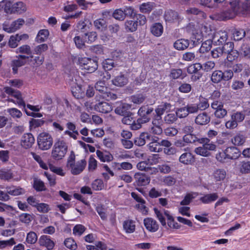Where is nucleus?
<instances>
[{"label": "nucleus", "instance_id": "nucleus-1", "mask_svg": "<svg viewBox=\"0 0 250 250\" xmlns=\"http://www.w3.org/2000/svg\"><path fill=\"white\" fill-rule=\"evenodd\" d=\"M154 211L157 218L163 226H166V222L165 218V216H166L167 220V225L170 228L173 229L179 228L178 223L174 221L173 217L170 214L168 211L164 210V212H162L157 208H154Z\"/></svg>", "mask_w": 250, "mask_h": 250}, {"label": "nucleus", "instance_id": "nucleus-2", "mask_svg": "<svg viewBox=\"0 0 250 250\" xmlns=\"http://www.w3.org/2000/svg\"><path fill=\"white\" fill-rule=\"evenodd\" d=\"M67 151V146L63 141L58 140L53 146L51 156L55 160L62 159Z\"/></svg>", "mask_w": 250, "mask_h": 250}, {"label": "nucleus", "instance_id": "nucleus-3", "mask_svg": "<svg viewBox=\"0 0 250 250\" xmlns=\"http://www.w3.org/2000/svg\"><path fill=\"white\" fill-rule=\"evenodd\" d=\"M37 142L40 149L46 150L49 149L52 146L53 138L49 134L42 132L39 135Z\"/></svg>", "mask_w": 250, "mask_h": 250}, {"label": "nucleus", "instance_id": "nucleus-4", "mask_svg": "<svg viewBox=\"0 0 250 250\" xmlns=\"http://www.w3.org/2000/svg\"><path fill=\"white\" fill-rule=\"evenodd\" d=\"M95 100V104L94 105V109L96 111L102 113H108L112 111V105L102 100L100 95H96Z\"/></svg>", "mask_w": 250, "mask_h": 250}, {"label": "nucleus", "instance_id": "nucleus-5", "mask_svg": "<svg viewBox=\"0 0 250 250\" xmlns=\"http://www.w3.org/2000/svg\"><path fill=\"white\" fill-rule=\"evenodd\" d=\"M153 110V108L148 105L142 106L138 111L140 116L139 122L144 124L148 122L151 119V114Z\"/></svg>", "mask_w": 250, "mask_h": 250}, {"label": "nucleus", "instance_id": "nucleus-6", "mask_svg": "<svg viewBox=\"0 0 250 250\" xmlns=\"http://www.w3.org/2000/svg\"><path fill=\"white\" fill-rule=\"evenodd\" d=\"M164 17L165 21L169 23L179 22L182 20L179 13L172 9L167 10L165 12Z\"/></svg>", "mask_w": 250, "mask_h": 250}, {"label": "nucleus", "instance_id": "nucleus-7", "mask_svg": "<svg viewBox=\"0 0 250 250\" xmlns=\"http://www.w3.org/2000/svg\"><path fill=\"white\" fill-rule=\"evenodd\" d=\"M228 38V33L226 31H219L213 34L211 40L214 45L220 46L225 43Z\"/></svg>", "mask_w": 250, "mask_h": 250}, {"label": "nucleus", "instance_id": "nucleus-8", "mask_svg": "<svg viewBox=\"0 0 250 250\" xmlns=\"http://www.w3.org/2000/svg\"><path fill=\"white\" fill-rule=\"evenodd\" d=\"M29 57L27 56L19 55L16 57V59L12 61L11 65L14 74L17 73L19 67L23 66L26 64V60L28 59Z\"/></svg>", "mask_w": 250, "mask_h": 250}, {"label": "nucleus", "instance_id": "nucleus-9", "mask_svg": "<svg viewBox=\"0 0 250 250\" xmlns=\"http://www.w3.org/2000/svg\"><path fill=\"white\" fill-rule=\"evenodd\" d=\"M80 63L83 69L87 70L88 73L94 72L98 66L97 61L88 58L83 59L81 61Z\"/></svg>", "mask_w": 250, "mask_h": 250}, {"label": "nucleus", "instance_id": "nucleus-10", "mask_svg": "<svg viewBox=\"0 0 250 250\" xmlns=\"http://www.w3.org/2000/svg\"><path fill=\"white\" fill-rule=\"evenodd\" d=\"M4 89L5 93L11 95L17 99L16 103H17L19 106H22L23 107H25V103L22 99L20 91L15 90L10 87H5L4 88ZM11 101L16 103V102L13 100H11Z\"/></svg>", "mask_w": 250, "mask_h": 250}, {"label": "nucleus", "instance_id": "nucleus-11", "mask_svg": "<svg viewBox=\"0 0 250 250\" xmlns=\"http://www.w3.org/2000/svg\"><path fill=\"white\" fill-rule=\"evenodd\" d=\"M24 20L22 19H19L17 20L12 22L10 25L6 23L3 24V29L8 32L12 33L15 32L20 29L24 23Z\"/></svg>", "mask_w": 250, "mask_h": 250}, {"label": "nucleus", "instance_id": "nucleus-12", "mask_svg": "<svg viewBox=\"0 0 250 250\" xmlns=\"http://www.w3.org/2000/svg\"><path fill=\"white\" fill-rule=\"evenodd\" d=\"M86 165V162L84 159L78 161L76 164H73L72 166H69L68 168H70L71 172L73 175H78L81 173Z\"/></svg>", "mask_w": 250, "mask_h": 250}, {"label": "nucleus", "instance_id": "nucleus-13", "mask_svg": "<svg viewBox=\"0 0 250 250\" xmlns=\"http://www.w3.org/2000/svg\"><path fill=\"white\" fill-rule=\"evenodd\" d=\"M226 156L230 160L237 159L241 154V151L235 146H229L225 149Z\"/></svg>", "mask_w": 250, "mask_h": 250}, {"label": "nucleus", "instance_id": "nucleus-14", "mask_svg": "<svg viewBox=\"0 0 250 250\" xmlns=\"http://www.w3.org/2000/svg\"><path fill=\"white\" fill-rule=\"evenodd\" d=\"M134 178L136 182L139 186H144L148 185L150 181L149 176L145 173L138 172L134 175Z\"/></svg>", "mask_w": 250, "mask_h": 250}, {"label": "nucleus", "instance_id": "nucleus-15", "mask_svg": "<svg viewBox=\"0 0 250 250\" xmlns=\"http://www.w3.org/2000/svg\"><path fill=\"white\" fill-rule=\"evenodd\" d=\"M131 105L126 103H121L116 107L115 112L119 115L124 116L127 115H131L132 112L129 111Z\"/></svg>", "mask_w": 250, "mask_h": 250}, {"label": "nucleus", "instance_id": "nucleus-16", "mask_svg": "<svg viewBox=\"0 0 250 250\" xmlns=\"http://www.w3.org/2000/svg\"><path fill=\"white\" fill-rule=\"evenodd\" d=\"M210 121V117L208 113L203 112L199 114L195 119V123L197 125H205Z\"/></svg>", "mask_w": 250, "mask_h": 250}, {"label": "nucleus", "instance_id": "nucleus-17", "mask_svg": "<svg viewBox=\"0 0 250 250\" xmlns=\"http://www.w3.org/2000/svg\"><path fill=\"white\" fill-rule=\"evenodd\" d=\"M35 142V139L31 133L24 134L21 139V145L25 148L31 147Z\"/></svg>", "mask_w": 250, "mask_h": 250}, {"label": "nucleus", "instance_id": "nucleus-18", "mask_svg": "<svg viewBox=\"0 0 250 250\" xmlns=\"http://www.w3.org/2000/svg\"><path fill=\"white\" fill-rule=\"evenodd\" d=\"M146 228L150 232H155L159 228V225L156 220L151 218H147L144 220Z\"/></svg>", "mask_w": 250, "mask_h": 250}, {"label": "nucleus", "instance_id": "nucleus-19", "mask_svg": "<svg viewBox=\"0 0 250 250\" xmlns=\"http://www.w3.org/2000/svg\"><path fill=\"white\" fill-rule=\"evenodd\" d=\"M202 138L200 137L199 134H194L192 132L188 134L184 135L183 139L188 144H195L196 142L200 144Z\"/></svg>", "mask_w": 250, "mask_h": 250}, {"label": "nucleus", "instance_id": "nucleus-20", "mask_svg": "<svg viewBox=\"0 0 250 250\" xmlns=\"http://www.w3.org/2000/svg\"><path fill=\"white\" fill-rule=\"evenodd\" d=\"M150 137L151 135L148 133L143 132L134 139V144L138 146H143L146 143V141L150 140Z\"/></svg>", "mask_w": 250, "mask_h": 250}, {"label": "nucleus", "instance_id": "nucleus-21", "mask_svg": "<svg viewBox=\"0 0 250 250\" xmlns=\"http://www.w3.org/2000/svg\"><path fill=\"white\" fill-rule=\"evenodd\" d=\"M41 245L45 247L48 250H51L54 247V243L52 241L50 237L47 235H43L41 236L39 240Z\"/></svg>", "mask_w": 250, "mask_h": 250}, {"label": "nucleus", "instance_id": "nucleus-22", "mask_svg": "<svg viewBox=\"0 0 250 250\" xmlns=\"http://www.w3.org/2000/svg\"><path fill=\"white\" fill-rule=\"evenodd\" d=\"M171 106V105L170 104L167 103H165L163 104L158 105V107L155 109L157 117L159 118V119H162V115L165 113V112L167 111V110H169Z\"/></svg>", "mask_w": 250, "mask_h": 250}, {"label": "nucleus", "instance_id": "nucleus-23", "mask_svg": "<svg viewBox=\"0 0 250 250\" xmlns=\"http://www.w3.org/2000/svg\"><path fill=\"white\" fill-rule=\"evenodd\" d=\"M112 82L115 86L122 87L127 83L128 79L124 74H121L113 79Z\"/></svg>", "mask_w": 250, "mask_h": 250}, {"label": "nucleus", "instance_id": "nucleus-24", "mask_svg": "<svg viewBox=\"0 0 250 250\" xmlns=\"http://www.w3.org/2000/svg\"><path fill=\"white\" fill-rule=\"evenodd\" d=\"M189 45V41L187 39H181L177 40L174 43V47L178 50H183L187 49Z\"/></svg>", "mask_w": 250, "mask_h": 250}, {"label": "nucleus", "instance_id": "nucleus-25", "mask_svg": "<svg viewBox=\"0 0 250 250\" xmlns=\"http://www.w3.org/2000/svg\"><path fill=\"white\" fill-rule=\"evenodd\" d=\"M246 36V32L244 29L241 28H235L232 30V36L235 41H241Z\"/></svg>", "mask_w": 250, "mask_h": 250}, {"label": "nucleus", "instance_id": "nucleus-26", "mask_svg": "<svg viewBox=\"0 0 250 250\" xmlns=\"http://www.w3.org/2000/svg\"><path fill=\"white\" fill-rule=\"evenodd\" d=\"M218 195L217 193H213L205 194L203 197L200 198V201L204 204H209L215 201L218 198Z\"/></svg>", "mask_w": 250, "mask_h": 250}, {"label": "nucleus", "instance_id": "nucleus-27", "mask_svg": "<svg viewBox=\"0 0 250 250\" xmlns=\"http://www.w3.org/2000/svg\"><path fill=\"white\" fill-rule=\"evenodd\" d=\"M71 92L73 96L78 99L83 98V92L81 86L76 83L71 86Z\"/></svg>", "mask_w": 250, "mask_h": 250}, {"label": "nucleus", "instance_id": "nucleus-28", "mask_svg": "<svg viewBox=\"0 0 250 250\" xmlns=\"http://www.w3.org/2000/svg\"><path fill=\"white\" fill-rule=\"evenodd\" d=\"M194 161V156L190 152H185L179 158V161L184 164H190Z\"/></svg>", "mask_w": 250, "mask_h": 250}, {"label": "nucleus", "instance_id": "nucleus-29", "mask_svg": "<svg viewBox=\"0 0 250 250\" xmlns=\"http://www.w3.org/2000/svg\"><path fill=\"white\" fill-rule=\"evenodd\" d=\"M200 144H202L207 151H214L216 146L207 137H203Z\"/></svg>", "mask_w": 250, "mask_h": 250}, {"label": "nucleus", "instance_id": "nucleus-30", "mask_svg": "<svg viewBox=\"0 0 250 250\" xmlns=\"http://www.w3.org/2000/svg\"><path fill=\"white\" fill-rule=\"evenodd\" d=\"M150 31L154 36L159 37L163 32V26L160 23H155L150 27Z\"/></svg>", "mask_w": 250, "mask_h": 250}, {"label": "nucleus", "instance_id": "nucleus-31", "mask_svg": "<svg viewBox=\"0 0 250 250\" xmlns=\"http://www.w3.org/2000/svg\"><path fill=\"white\" fill-rule=\"evenodd\" d=\"M125 27L127 32H133L138 28V21L127 20L125 22Z\"/></svg>", "mask_w": 250, "mask_h": 250}, {"label": "nucleus", "instance_id": "nucleus-32", "mask_svg": "<svg viewBox=\"0 0 250 250\" xmlns=\"http://www.w3.org/2000/svg\"><path fill=\"white\" fill-rule=\"evenodd\" d=\"M135 222L132 220H127L123 222V228L126 233H131L135 230Z\"/></svg>", "mask_w": 250, "mask_h": 250}, {"label": "nucleus", "instance_id": "nucleus-33", "mask_svg": "<svg viewBox=\"0 0 250 250\" xmlns=\"http://www.w3.org/2000/svg\"><path fill=\"white\" fill-rule=\"evenodd\" d=\"M26 7L24 3L21 1L17 2L12 5V13H17L21 14L25 11Z\"/></svg>", "mask_w": 250, "mask_h": 250}, {"label": "nucleus", "instance_id": "nucleus-34", "mask_svg": "<svg viewBox=\"0 0 250 250\" xmlns=\"http://www.w3.org/2000/svg\"><path fill=\"white\" fill-rule=\"evenodd\" d=\"M223 71L219 70L214 71L211 76V81L212 83H218L223 81L222 77Z\"/></svg>", "mask_w": 250, "mask_h": 250}, {"label": "nucleus", "instance_id": "nucleus-35", "mask_svg": "<svg viewBox=\"0 0 250 250\" xmlns=\"http://www.w3.org/2000/svg\"><path fill=\"white\" fill-rule=\"evenodd\" d=\"M246 141V137L242 134H238L231 139L232 143L235 146H242Z\"/></svg>", "mask_w": 250, "mask_h": 250}, {"label": "nucleus", "instance_id": "nucleus-36", "mask_svg": "<svg viewBox=\"0 0 250 250\" xmlns=\"http://www.w3.org/2000/svg\"><path fill=\"white\" fill-rule=\"evenodd\" d=\"M146 96L142 93H138L131 96L130 98L131 101L135 104H141L146 99Z\"/></svg>", "mask_w": 250, "mask_h": 250}, {"label": "nucleus", "instance_id": "nucleus-37", "mask_svg": "<svg viewBox=\"0 0 250 250\" xmlns=\"http://www.w3.org/2000/svg\"><path fill=\"white\" fill-rule=\"evenodd\" d=\"M241 55L250 58V46L247 43H243L239 49Z\"/></svg>", "mask_w": 250, "mask_h": 250}, {"label": "nucleus", "instance_id": "nucleus-38", "mask_svg": "<svg viewBox=\"0 0 250 250\" xmlns=\"http://www.w3.org/2000/svg\"><path fill=\"white\" fill-rule=\"evenodd\" d=\"M16 53L25 54L27 55H29L31 58H33V56L31 55L32 51L31 47L29 45L25 44L23 45L16 49Z\"/></svg>", "mask_w": 250, "mask_h": 250}, {"label": "nucleus", "instance_id": "nucleus-39", "mask_svg": "<svg viewBox=\"0 0 250 250\" xmlns=\"http://www.w3.org/2000/svg\"><path fill=\"white\" fill-rule=\"evenodd\" d=\"M213 42L212 40H208L202 44V45L199 49V52L201 53H204L206 52L209 51L212 47V44Z\"/></svg>", "mask_w": 250, "mask_h": 250}, {"label": "nucleus", "instance_id": "nucleus-40", "mask_svg": "<svg viewBox=\"0 0 250 250\" xmlns=\"http://www.w3.org/2000/svg\"><path fill=\"white\" fill-rule=\"evenodd\" d=\"M239 170L242 174L250 173V161H242L240 164Z\"/></svg>", "mask_w": 250, "mask_h": 250}, {"label": "nucleus", "instance_id": "nucleus-41", "mask_svg": "<svg viewBox=\"0 0 250 250\" xmlns=\"http://www.w3.org/2000/svg\"><path fill=\"white\" fill-rule=\"evenodd\" d=\"M226 176V171L223 169H216L213 173L214 178L217 181H220L224 180Z\"/></svg>", "mask_w": 250, "mask_h": 250}, {"label": "nucleus", "instance_id": "nucleus-42", "mask_svg": "<svg viewBox=\"0 0 250 250\" xmlns=\"http://www.w3.org/2000/svg\"><path fill=\"white\" fill-rule=\"evenodd\" d=\"M94 24L97 29L102 31L105 30L107 28L106 22L104 19L97 20L94 21Z\"/></svg>", "mask_w": 250, "mask_h": 250}, {"label": "nucleus", "instance_id": "nucleus-43", "mask_svg": "<svg viewBox=\"0 0 250 250\" xmlns=\"http://www.w3.org/2000/svg\"><path fill=\"white\" fill-rule=\"evenodd\" d=\"M6 189L7 193L13 196H18L24 192L23 189L21 188L7 187Z\"/></svg>", "mask_w": 250, "mask_h": 250}, {"label": "nucleus", "instance_id": "nucleus-44", "mask_svg": "<svg viewBox=\"0 0 250 250\" xmlns=\"http://www.w3.org/2000/svg\"><path fill=\"white\" fill-rule=\"evenodd\" d=\"M103 65L105 70H110L116 67L117 64L115 63L113 60L107 59L103 62Z\"/></svg>", "mask_w": 250, "mask_h": 250}, {"label": "nucleus", "instance_id": "nucleus-45", "mask_svg": "<svg viewBox=\"0 0 250 250\" xmlns=\"http://www.w3.org/2000/svg\"><path fill=\"white\" fill-rule=\"evenodd\" d=\"M107 91V90L104 92L103 94H96V95H100L102 99H105L107 101L115 100L117 98V96L116 94Z\"/></svg>", "mask_w": 250, "mask_h": 250}, {"label": "nucleus", "instance_id": "nucleus-46", "mask_svg": "<svg viewBox=\"0 0 250 250\" xmlns=\"http://www.w3.org/2000/svg\"><path fill=\"white\" fill-rule=\"evenodd\" d=\"M12 5L11 2L8 0H3L0 2V6L3 8L7 13H12Z\"/></svg>", "mask_w": 250, "mask_h": 250}, {"label": "nucleus", "instance_id": "nucleus-47", "mask_svg": "<svg viewBox=\"0 0 250 250\" xmlns=\"http://www.w3.org/2000/svg\"><path fill=\"white\" fill-rule=\"evenodd\" d=\"M95 88L97 91L101 93L100 94H103L104 92L108 90L104 81H99L97 82L95 84Z\"/></svg>", "mask_w": 250, "mask_h": 250}, {"label": "nucleus", "instance_id": "nucleus-48", "mask_svg": "<svg viewBox=\"0 0 250 250\" xmlns=\"http://www.w3.org/2000/svg\"><path fill=\"white\" fill-rule=\"evenodd\" d=\"M49 35V31L47 29L41 30L37 35V40L39 42H43Z\"/></svg>", "mask_w": 250, "mask_h": 250}, {"label": "nucleus", "instance_id": "nucleus-49", "mask_svg": "<svg viewBox=\"0 0 250 250\" xmlns=\"http://www.w3.org/2000/svg\"><path fill=\"white\" fill-rule=\"evenodd\" d=\"M13 173L10 170L0 169V179L9 180L13 178Z\"/></svg>", "mask_w": 250, "mask_h": 250}, {"label": "nucleus", "instance_id": "nucleus-50", "mask_svg": "<svg viewBox=\"0 0 250 250\" xmlns=\"http://www.w3.org/2000/svg\"><path fill=\"white\" fill-rule=\"evenodd\" d=\"M194 152L196 154L204 157H208L211 154L203 146L196 147L194 150Z\"/></svg>", "mask_w": 250, "mask_h": 250}, {"label": "nucleus", "instance_id": "nucleus-51", "mask_svg": "<svg viewBox=\"0 0 250 250\" xmlns=\"http://www.w3.org/2000/svg\"><path fill=\"white\" fill-rule=\"evenodd\" d=\"M34 188L38 191H45L46 190L44 183L41 180L36 179L34 180Z\"/></svg>", "mask_w": 250, "mask_h": 250}, {"label": "nucleus", "instance_id": "nucleus-52", "mask_svg": "<svg viewBox=\"0 0 250 250\" xmlns=\"http://www.w3.org/2000/svg\"><path fill=\"white\" fill-rule=\"evenodd\" d=\"M64 244L68 249L72 250H76L77 247L76 243L71 238L66 239L64 241Z\"/></svg>", "mask_w": 250, "mask_h": 250}, {"label": "nucleus", "instance_id": "nucleus-53", "mask_svg": "<svg viewBox=\"0 0 250 250\" xmlns=\"http://www.w3.org/2000/svg\"><path fill=\"white\" fill-rule=\"evenodd\" d=\"M177 117L174 113H169L166 115L164 118V121L166 124H172L176 121Z\"/></svg>", "mask_w": 250, "mask_h": 250}, {"label": "nucleus", "instance_id": "nucleus-54", "mask_svg": "<svg viewBox=\"0 0 250 250\" xmlns=\"http://www.w3.org/2000/svg\"><path fill=\"white\" fill-rule=\"evenodd\" d=\"M199 109L202 110H205L209 106V104L208 102V100L202 96L199 97V103L197 104Z\"/></svg>", "mask_w": 250, "mask_h": 250}, {"label": "nucleus", "instance_id": "nucleus-55", "mask_svg": "<svg viewBox=\"0 0 250 250\" xmlns=\"http://www.w3.org/2000/svg\"><path fill=\"white\" fill-rule=\"evenodd\" d=\"M221 48L224 53L229 54L234 48V43L232 42H226Z\"/></svg>", "mask_w": 250, "mask_h": 250}, {"label": "nucleus", "instance_id": "nucleus-56", "mask_svg": "<svg viewBox=\"0 0 250 250\" xmlns=\"http://www.w3.org/2000/svg\"><path fill=\"white\" fill-rule=\"evenodd\" d=\"M37 235L34 231H30L27 235L26 241L29 244H35L37 242Z\"/></svg>", "mask_w": 250, "mask_h": 250}, {"label": "nucleus", "instance_id": "nucleus-57", "mask_svg": "<svg viewBox=\"0 0 250 250\" xmlns=\"http://www.w3.org/2000/svg\"><path fill=\"white\" fill-rule=\"evenodd\" d=\"M153 8V4L151 3H144L140 6V10L142 13H149Z\"/></svg>", "mask_w": 250, "mask_h": 250}, {"label": "nucleus", "instance_id": "nucleus-58", "mask_svg": "<svg viewBox=\"0 0 250 250\" xmlns=\"http://www.w3.org/2000/svg\"><path fill=\"white\" fill-rule=\"evenodd\" d=\"M183 75V70L181 69H172L169 77L172 79H177Z\"/></svg>", "mask_w": 250, "mask_h": 250}, {"label": "nucleus", "instance_id": "nucleus-59", "mask_svg": "<svg viewBox=\"0 0 250 250\" xmlns=\"http://www.w3.org/2000/svg\"><path fill=\"white\" fill-rule=\"evenodd\" d=\"M188 115V111H187L186 106L179 108L176 109V115L179 118H185L187 117Z\"/></svg>", "mask_w": 250, "mask_h": 250}, {"label": "nucleus", "instance_id": "nucleus-60", "mask_svg": "<svg viewBox=\"0 0 250 250\" xmlns=\"http://www.w3.org/2000/svg\"><path fill=\"white\" fill-rule=\"evenodd\" d=\"M158 169L161 173L164 174L169 173L172 169V166L171 165L165 164L158 166Z\"/></svg>", "mask_w": 250, "mask_h": 250}, {"label": "nucleus", "instance_id": "nucleus-61", "mask_svg": "<svg viewBox=\"0 0 250 250\" xmlns=\"http://www.w3.org/2000/svg\"><path fill=\"white\" fill-rule=\"evenodd\" d=\"M96 154L99 159L102 162H109L111 160V156L109 155L106 154L99 150H97Z\"/></svg>", "mask_w": 250, "mask_h": 250}, {"label": "nucleus", "instance_id": "nucleus-62", "mask_svg": "<svg viewBox=\"0 0 250 250\" xmlns=\"http://www.w3.org/2000/svg\"><path fill=\"white\" fill-rule=\"evenodd\" d=\"M85 37V42H92L95 41L97 38V34L95 32H91L89 33H84Z\"/></svg>", "mask_w": 250, "mask_h": 250}, {"label": "nucleus", "instance_id": "nucleus-63", "mask_svg": "<svg viewBox=\"0 0 250 250\" xmlns=\"http://www.w3.org/2000/svg\"><path fill=\"white\" fill-rule=\"evenodd\" d=\"M191 85L188 83H181L179 87L178 90L180 92L184 93H188L191 90Z\"/></svg>", "mask_w": 250, "mask_h": 250}, {"label": "nucleus", "instance_id": "nucleus-64", "mask_svg": "<svg viewBox=\"0 0 250 250\" xmlns=\"http://www.w3.org/2000/svg\"><path fill=\"white\" fill-rule=\"evenodd\" d=\"M245 117V114L240 112H237L231 115V119L234 120L237 123L242 122Z\"/></svg>", "mask_w": 250, "mask_h": 250}]
</instances>
